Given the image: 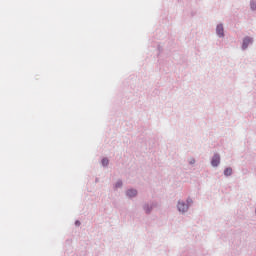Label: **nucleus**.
<instances>
[{"instance_id":"10","label":"nucleus","mask_w":256,"mask_h":256,"mask_svg":"<svg viewBox=\"0 0 256 256\" xmlns=\"http://www.w3.org/2000/svg\"><path fill=\"white\" fill-rule=\"evenodd\" d=\"M145 211H146V213H150L151 212V210H149L147 208H145Z\"/></svg>"},{"instance_id":"8","label":"nucleus","mask_w":256,"mask_h":256,"mask_svg":"<svg viewBox=\"0 0 256 256\" xmlns=\"http://www.w3.org/2000/svg\"><path fill=\"white\" fill-rule=\"evenodd\" d=\"M251 9H252L253 11L256 10V3H255V2H252V3H251Z\"/></svg>"},{"instance_id":"13","label":"nucleus","mask_w":256,"mask_h":256,"mask_svg":"<svg viewBox=\"0 0 256 256\" xmlns=\"http://www.w3.org/2000/svg\"><path fill=\"white\" fill-rule=\"evenodd\" d=\"M191 163H195V160H192V162Z\"/></svg>"},{"instance_id":"7","label":"nucleus","mask_w":256,"mask_h":256,"mask_svg":"<svg viewBox=\"0 0 256 256\" xmlns=\"http://www.w3.org/2000/svg\"><path fill=\"white\" fill-rule=\"evenodd\" d=\"M102 165L107 167V165H109V160L107 158L102 159Z\"/></svg>"},{"instance_id":"6","label":"nucleus","mask_w":256,"mask_h":256,"mask_svg":"<svg viewBox=\"0 0 256 256\" xmlns=\"http://www.w3.org/2000/svg\"><path fill=\"white\" fill-rule=\"evenodd\" d=\"M232 173H233V169L231 168H226L224 171V175H226V177H229Z\"/></svg>"},{"instance_id":"5","label":"nucleus","mask_w":256,"mask_h":256,"mask_svg":"<svg viewBox=\"0 0 256 256\" xmlns=\"http://www.w3.org/2000/svg\"><path fill=\"white\" fill-rule=\"evenodd\" d=\"M136 195H137V190L131 189V190L127 191V196L128 197H135Z\"/></svg>"},{"instance_id":"4","label":"nucleus","mask_w":256,"mask_h":256,"mask_svg":"<svg viewBox=\"0 0 256 256\" xmlns=\"http://www.w3.org/2000/svg\"><path fill=\"white\" fill-rule=\"evenodd\" d=\"M216 32H217V35H219L220 37H223V25H218L217 28H216Z\"/></svg>"},{"instance_id":"11","label":"nucleus","mask_w":256,"mask_h":256,"mask_svg":"<svg viewBox=\"0 0 256 256\" xmlns=\"http://www.w3.org/2000/svg\"><path fill=\"white\" fill-rule=\"evenodd\" d=\"M76 225H81V222L80 221H76Z\"/></svg>"},{"instance_id":"12","label":"nucleus","mask_w":256,"mask_h":256,"mask_svg":"<svg viewBox=\"0 0 256 256\" xmlns=\"http://www.w3.org/2000/svg\"><path fill=\"white\" fill-rule=\"evenodd\" d=\"M191 163H195V160H192V162Z\"/></svg>"},{"instance_id":"3","label":"nucleus","mask_w":256,"mask_h":256,"mask_svg":"<svg viewBox=\"0 0 256 256\" xmlns=\"http://www.w3.org/2000/svg\"><path fill=\"white\" fill-rule=\"evenodd\" d=\"M249 43H253V40L249 37H246L243 40L242 49H247V47H249Z\"/></svg>"},{"instance_id":"1","label":"nucleus","mask_w":256,"mask_h":256,"mask_svg":"<svg viewBox=\"0 0 256 256\" xmlns=\"http://www.w3.org/2000/svg\"><path fill=\"white\" fill-rule=\"evenodd\" d=\"M219 163H221V157L219 156V154H215L212 158L211 165L213 167H217Z\"/></svg>"},{"instance_id":"2","label":"nucleus","mask_w":256,"mask_h":256,"mask_svg":"<svg viewBox=\"0 0 256 256\" xmlns=\"http://www.w3.org/2000/svg\"><path fill=\"white\" fill-rule=\"evenodd\" d=\"M187 209H189V207L187 206V204L183 203V202H179L178 203V210L181 213H185V211H187Z\"/></svg>"},{"instance_id":"9","label":"nucleus","mask_w":256,"mask_h":256,"mask_svg":"<svg viewBox=\"0 0 256 256\" xmlns=\"http://www.w3.org/2000/svg\"><path fill=\"white\" fill-rule=\"evenodd\" d=\"M121 185H123L122 182H117V183H116V187H121Z\"/></svg>"}]
</instances>
